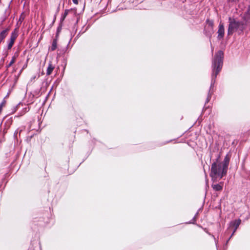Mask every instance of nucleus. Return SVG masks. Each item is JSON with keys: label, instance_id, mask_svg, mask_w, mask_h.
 Returning <instances> with one entry per match:
<instances>
[{"label": "nucleus", "instance_id": "obj_1", "mask_svg": "<svg viewBox=\"0 0 250 250\" xmlns=\"http://www.w3.org/2000/svg\"><path fill=\"white\" fill-rule=\"evenodd\" d=\"M250 20V7L248 9L247 13L245 15L243 20L240 21L234 18H229V24L228 30L229 35H232L234 31L240 29L242 31L244 29V26L249 22Z\"/></svg>", "mask_w": 250, "mask_h": 250}, {"label": "nucleus", "instance_id": "obj_2", "mask_svg": "<svg viewBox=\"0 0 250 250\" xmlns=\"http://www.w3.org/2000/svg\"><path fill=\"white\" fill-rule=\"evenodd\" d=\"M228 164L214 163L212 165L210 175L214 180L217 181L222 178L226 173Z\"/></svg>", "mask_w": 250, "mask_h": 250}, {"label": "nucleus", "instance_id": "obj_3", "mask_svg": "<svg viewBox=\"0 0 250 250\" xmlns=\"http://www.w3.org/2000/svg\"><path fill=\"white\" fill-rule=\"evenodd\" d=\"M223 53L220 51L215 55L213 62V71L215 72V75L220 71L223 64Z\"/></svg>", "mask_w": 250, "mask_h": 250}, {"label": "nucleus", "instance_id": "obj_4", "mask_svg": "<svg viewBox=\"0 0 250 250\" xmlns=\"http://www.w3.org/2000/svg\"><path fill=\"white\" fill-rule=\"evenodd\" d=\"M225 29L224 25L220 23L219 26V29L217 32L218 33V39L220 40L223 39L224 35Z\"/></svg>", "mask_w": 250, "mask_h": 250}, {"label": "nucleus", "instance_id": "obj_5", "mask_svg": "<svg viewBox=\"0 0 250 250\" xmlns=\"http://www.w3.org/2000/svg\"><path fill=\"white\" fill-rule=\"evenodd\" d=\"M16 37H17V36L16 34H15L14 33L12 34V35H11V37L10 42H9V43L8 44L9 48H10L12 46Z\"/></svg>", "mask_w": 250, "mask_h": 250}, {"label": "nucleus", "instance_id": "obj_6", "mask_svg": "<svg viewBox=\"0 0 250 250\" xmlns=\"http://www.w3.org/2000/svg\"><path fill=\"white\" fill-rule=\"evenodd\" d=\"M54 68V67L51 64H49L47 69V74L49 75L52 73Z\"/></svg>", "mask_w": 250, "mask_h": 250}, {"label": "nucleus", "instance_id": "obj_7", "mask_svg": "<svg viewBox=\"0 0 250 250\" xmlns=\"http://www.w3.org/2000/svg\"><path fill=\"white\" fill-rule=\"evenodd\" d=\"M240 222H241L240 220H235L231 223V225H233L235 227L234 231L237 229L238 227L239 226V225L240 224Z\"/></svg>", "mask_w": 250, "mask_h": 250}, {"label": "nucleus", "instance_id": "obj_8", "mask_svg": "<svg viewBox=\"0 0 250 250\" xmlns=\"http://www.w3.org/2000/svg\"><path fill=\"white\" fill-rule=\"evenodd\" d=\"M212 187L216 190H220L222 188V186L218 184L214 185L212 186Z\"/></svg>", "mask_w": 250, "mask_h": 250}, {"label": "nucleus", "instance_id": "obj_9", "mask_svg": "<svg viewBox=\"0 0 250 250\" xmlns=\"http://www.w3.org/2000/svg\"><path fill=\"white\" fill-rule=\"evenodd\" d=\"M56 42H53L52 45L51 49H52V50H54L56 49Z\"/></svg>", "mask_w": 250, "mask_h": 250}, {"label": "nucleus", "instance_id": "obj_10", "mask_svg": "<svg viewBox=\"0 0 250 250\" xmlns=\"http://www.w3.org/2000/svg\"><path fill=\"white\" fill-rule=\"evenodd\" d=\"M5 31H3L1 33V36L2 37V38H4L5 37Z\"/></svg>", "mask_w": 250, "mask_h": 250}, {"label": "nucleus", "instance_id": "obj_11", "mask_svg": "<svg viewBox=\"0 0 250 250\" xmlns=\"http://www.w3.org/2000/svg\"><path fill=\"white\" fill-rule=\"evenodd\" d=\"M73 3L75 4H78V0H72Z\"/></svg>", "mask_w": 250, "mask_h": 250}, {"label": "nucleus", "instance_id": "obj_12", "mask_svg": "<svg viewBox=\"0 0 250 250\" xmlns=\"http://www.w3.org/2000/svg\"><path fill=\"white\" fill-rule=\"evenodd\" d=\"M13 62H14V61H13V60H12V61L11 62H10V65H11Z\"/></svg>", "mask_w": 250, "mask_h": 250}]
</instances>
